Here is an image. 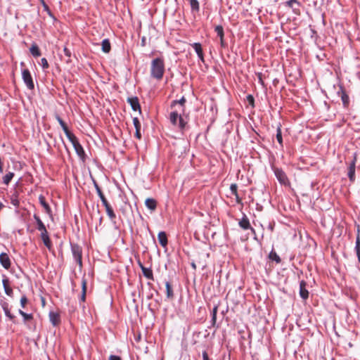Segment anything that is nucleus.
I'll use <instances>...</instances> for the list:
<instances>
[{
	"label": "nucleus",
	"instance_id": "6e6552de",
	"mask_svg": "<svg viewBox=\"0 0 360 360\" xmlns=\"http://www.w3.org/2000/svg\"><path fill=\"white\" fill-rule=\"evenodd\" d=\"M186 102V100L184 96H183L179 100H174L171 103V107L173 108L176 106V105H179V109L178 110L179 112H181L182 114H184L185 112V103Z\"/></svg>",
	"mask_w": 360,
	"mask_h": 360
},
{
	"label": "nucleus",
	"instance_id": "680f3d73",
	"mask_svg": "<svg viewBox=\"0 0 360 360\" xmlns=\"http://www.w3.org/2000/svg\"><path fill=\"white\" fill-rule=\"evenodd\" d=\"M356 255L358 257L359 262H360V253H359V255Z\"/></svg>",
	"mask_w": 360,
	"mask_h": 360
},
{
	"label": "nucleus",
	"instance_id": "c756f323",
	"mask_svg": "<svg viewBox=\"0 0 360 360\" xmlns=\"http://www.w3.org/2000/svg\"><path fill=\"white\" fill-rule=\"evenodd\" d=\"M3 309L4 311L5 315L11 321L15 319V316H13L8 308V304L7 303H4L2 304Z\"/></svg>",
	"mask_w": 360,
	"mask_h": 360
},
{
	"label": "nucleus",
	"instance_id": "5fc2aeb1",
	"mask_svg": "<svg viewBox=\"0 0 360 360\" xmlns=\"http://www.w3.org/2000/svg\"><path fill=\"white\" fill-rule=\"evenodd\" d=\"M220 44H221V47H225L226 46V43L224 41V38H221L220 39Z\"/></svg>",
	"mask_w": 360,
	"mask_h": 360
},
{
	"label": "nucleus",
	"instance_id": "e433bc0d",
	"mask_svg": "<svg viewBox=\"0 0 360 360\" xmlns=\"http://www.w3.org/2000/svg\"><path fill=\"white\" fill-rule=\"evenodd\" d=\"M66 136L69 139V141L71 142L72 146L75 145L76 143L79 142L77 138L72 132L70 133L69 134H68Z\"/></svg>",
	"mask_w": 360,
	"mask_h": 360
},
{
	"label": "nucleus",
	"instance_id": "ea45409f",
	"mask_svg": "<svg viewBox=\"0 0 360 360\" xmlns=\"http://www.w3.org/2000/svg\"><path fill=\"white\" fill-rule=\"evenodd\" d=\"M230 191L233 195H237L238 194V186L236 184H232L230 186Z\"/></svg>",
	"mask_w": 360,
	"mask_h": 360
},
{
	"label": "nucleus",
	"instance_id": "dca6fc26",
	"mask_svg": "<svg viewBox=\"0 0 360 360\" xmlns=\"http://www.w3.org/2000/svg\"><path fill=\"white\" fill-rule=\"evenodd\" d=\"M49 319L51 323L54 326H57L60 323V317L58 313L54 311H50L49 313Z\"/></svg>",
	"mask_w": 360,
	"mask_h": 360
},
{
	"label": "nucleus",
	"instance_id": "de8ad7c7",
	"mask_svg": "<svg viewBox=\"0 0 360 360\" xmlns=\"http://www.w3.org/2000/svg\"><path fill=\"white\" fill-rule=\"evenodd\" d=\"M247 100H248V101L249 102V103H250V105H253V104H254V101H255V100H254V98H253V96H252V95H248V96H247Z\"/></svg>",
	"mask_w": 360,
	"mask_h": 360
},
{
	"label": "nucleus",
	"instance_id": "864d4df0",
	"mask_svg": "<svg viewBox=\"0 0 360 360\" xmlns=\"http://www.w3.org/2000/svg\"><path fill=\"white\" fill-rule=\"evenodd\" d=\"M63 131L65 132V135L67 136L68 134H69L70 133H71V131L69 130L68 126L65 127H63L62 128Z\"/></svg>",
	"mask_w": 360,
	"mask_h": 360
},
{
	"label": "nucleus",
	"instance_id": "c9c22d12",
	"mask_svg": "<svg viewBox=\"0 0 360 360\" xmlns=\"http://www.w3.org/2000/svg\"><path fill=\"white\" fill-rule=\"evenodd\" d=\"M276 139L280 144L281 146H283V138H282V133H281V125L278 126L276 129Z\"/></svg>",
	"mask_w": 360,
	"mask_h": 360
},
{
	"label": "nucleus",
	"instance_id": "7c9ffc66",
	"mask_svg": "<svg viewBox=\"0 0 360 360\" xmlns=\"http://www.w3.org/2000/svg\"><path fill=\"white\" fill-rule=\"evenodd\" d=\"M14 173L9 172L5 176H3V183L5 185H8L14 176Z\"/></svg>",
	"mask_w": 360,
	"mask_h": 360
},
{
	"label": "nucleus",
	"instance_id": "f257e3e1",
	"mask_svg": "<svg viewBox=\"0 0 360 360\" xmlns=\"http://www.w3.org/2000/svg\"><path fill=\"white\" fill-rule=\"evenodd\" d=\"M165 74V61L162 58H156L151 61L150 77L158 81L161 80Z\"/></svg>",
	"mask_w": 360,
	"mask_h": 360
},
{
	"label": "nucleus",
	"instance_id": "3c124183",
	"mask_svg": "<svg viewBox=\"0 0 360 360\" xmlns=\"http://www.w3.org/2000/svg\"><path fill=\"white\" fill-rule=\"evenodd\" d=\"M135 136L139 140L141 139L142 136L141 134V129L136 130Z\"/></svg>",
	"mask_w": 360,
	"mask_h": 360
},
{
	"label": "nucleus",
	"instance_id": "4c0bfd02",
	"mask_svg": "<svg viewBox=\"0 0 360 360\" xmlns=\"http://www.w3.org/2000/svg\"><path fill=\"white\" fill-rule=\"evenodd\" d=\"M18 312L23 317L25 321H29L32 319V315L31 314H27L21 309H19Z\"/></svg>",
	"mask_w": 360,
	"mask_h": 360
},
{
	"label": "nucleus",
	"instance_id": "6ab92c4d",
	"mask_svg": "<svg viewBox=\"0 0 360 360\" xmlns=\"http://www.w3.org/2000/svg\"><path fill=\"white\" fill-rule=\"evenodd\" d=\"M158 241L160 245L163 248H166L168 243L167 236L165 231L159 232L158 235Z\"/></svg>",
	"mask_w": 360,
	"mask_h": 360
},
{
	"label": "nucleus",
	"instance_id": "13d9d810",
	"mask_svg": "<svg viewBox=\"0 0 360 360\" xmlns=\"http://www.w3.org/2000/svg\"><path fill=\"white\" fill-rule=\"evenodd\" d=\"M0 173H3V165H0Z\"/></svg>",
	"mask_w": 360,
	"mask_h": 360
},
{
	"label": "nucleus",
	"instance_id": "2eb2a0df",
	"mask_svg": "<svg viewBox=\"0 0 360 360\" xmlns=\"http://www.w3.org/2000/svg\"><path fill=\"white\" fill-rule=\"evenodd\" d=\"M39 201L41 205L44 207L46 213H47L49 216H52L51 209L49 205L46 202L45 197L42 195H40L39 197Z\"/></svg>",
	"mask_w": 360,
	"mask_h": 360
},
{
	"label": "nucleus",
	"instance_id": "a18cd8bd",
	"mask_svg": "<svg viewBox=\"0 0 360 360\" xmlns=\"http://www.w3.org/2000/svg\"><path fill=\"white\" fill-rule=\"evenodd\" d=\"M42 3H43V6L44 8V10L47 11L48 14L50 16H53L49 6L45 4V2L43 0H42Z\"/></svg>",
	"mask_w": 360,
	"mask_h": 360
},
{
	"label": "nucleus",
	"instance_id": "052dcab7",
	"mask_svg": "<svg viewBox=\"0 0 360 360\" xmlns=\"http://www.w3.org/2000/svg\"><path fill=\"white\" fill-rule=\"evenodd\" d=\"M4 207V205L2 202H0V210Z\"/></svg>",
	"mask_w": 360,
	"mask_h": 360
},
{
	"label": "nucleus",
	"instance_id": "b1692460",
	"mask_svg": "<svg viewBox=\"0 0 360 360\" xmlns=\"http://www.w3.org/2000/svg\"><path fill=\"white\" fill-rule=\"evenodd\" d=\"M3 286L5 293L8 296L13 295V289L9 286V281L7 278H4L2 281Z\"/></svg>",
	"mask_w": 360,
	"mask_h": 360
},
{
	"label": "nucleus",
	"instance_id": "49530a36",
	"mask_svg": "<svg viewBox=\"0 0 360 360\" xmlns=\"http://www.w3.org/2000/svg\"><path fill=\"white\" fill-rule=\"evenodd\" d=\"M63 52H64L65 55L67 57L70 58V56H71V51L67 47H64Z\"/></svg>",
	"mask_w": 360,
	"mask_h": 360
},
{
	"label": "nucleus",
	"instance_id": "bf43d9fd",
	"mask_svg": "<svg viewBox=\"0 0 360 360\" xmlns=\"http://www.w3.org/2000/svg\"><path fill=\"white\" fill-rule=\"evenodd\" d=\"M18 202L17 200H16V202L15 201H13V204L14 205H18Z\"/></svg>",
	"mask_w": 360,
	"mask_h": 360
},
{
	"label": "nucleus",
	"instance_id": "7ed1b4c3",
	"mask_svg": "<svg viewBox=\"0 0 360 360\" xmlns=\"http://www.w3.org/2000/svg\"><path fill=\"white\" fill-rule=\"evenodd\" d=\"M71 251L75 262L80 268L82 267V248L77 244L71 243Z\"/></svg>",
	"mask_w": 360,
	"mask_h": 360
},
{
	"label": "nucleus",
	"instance_id": "412c9836",
	"mask_svg": "<svg viewBox=\"0 0 360 360\" xmlns=\"http://www.w3.org/2000/svg\"><path fill=\"white\" fill-rule=\"evenodd\" d=\"M103 205L105 208V211H106V213H107V215L108 216V217L111 220H114L116 218V215H115L112 207L109 204V202L107 201V202L103 203Z\"/></svg>",
	"mask_w": 360,
	"mask_h": 360
},
{
	"label": "nucleus",
	"instance_id": "f704fd0d",
	"mask_svg": "<svg viewBox=\"0 0 360 360\" xmlns=\"http://www.w3.org/2000/svg\"><path fill=\"white\" fill-rule=\"evenodd\" d=\"M214 31L216 32L217 36L219 37V39L224 37V28L221 25H217L214 27Z\"/></svg>",
	"mask_w": 360,
	"mask_h": 360
},
{
	"label": "nucleus",
	"instance_id": "a19ab883",
	"mask_svg": "<svg viewBox=\"0 0 360 360\" xmlns=\"http://www.w3.org/2000/svg\"><path fill=\"white\" fill-rule=\"evenodd\" d=\"M355 250L356 252V255H359V253H360V238L359 236L356 238V240Z\"/></svg>",
	"mask_w": 360,
	"mask_h": 360
},
{
	"label": "nucleus",
	"instance_id": "4d7b16f0",
	"mask_svg": "<svg viewBox=\"0 0 360 360\" xmlns=\"http://www.w3.org/2000/svg\"><path fill=\"white\" fill-rule=\"evenodd\" d=\"M259 79L260 83H261L262 84H264V82H263L262 79V77H261V74H259Z\"/></svg>",
	"mask_w": 360,
	"mask_h": 360
},
{
	"label": "nucleus",
	"instance_id": "e2e57ef3",
	"mask_svg": "<svg viewBox=\"0 0 360 360\" xmlns=\"http://www.w3.org/2000/svg\"><path fill=\"white\" fill-rule=\"evenodd\" d=\"M192 266L194 268V269H196V266L194 263L192 264Z\"/></svg>",
	"mask_w": 360,
	"mask_h": 360
},
{
	"label": "nucleus",
	"instance_id": "72a5a7b5",
	"mask_svg": "<svg viewBox=\"0 0 360 360\" xmlns=\"http://www.w3.org/2000/svg\"><path fill=\"white\" fill-rule=\"evenodd\" d=\"M269 257L271 260L275 261L276 263H280L281 259L280 257L278 255V254L274 251L271 250L269 253Z\"/></svg>",
	"mask_w": 360,
	"mask_h": 360
},
{
	"label": "nucleus",
	"instance_id": "c85d7f7f",
	"mask_svg": "<svg viewBox=\"0 0 360 360\" xmlns=\"http://www.w3.org/2000/svg\"><path fill=\"white\" fill-rule=\"evenodd\" d=\"M30 51L34 57H39L41 56V51L36 44H33L32 45L30 49Z\"/></svg>",
	"mask_w": 360,
	"mask_h": 360
},
{
	"label": "nucleus",
	"instance_id": "79ce46f5",
	"mask_svg": "<svg viewBox=\"0 0 360 360\" xmlns=\"http://www.w3.org/2000/svg\"><path fill=\"white\" fill-rule=\"evenodd\" d=\"M28 300L26 295H23L20 298V305L22 308L25 307L26 304L27 303Z\"/></svg>",
	"mask_w": 360,
	"mask_h": 360
},
{
	"label": "nucleus",
	"instance_id": "9d476101",
	"mask_svg": "<svg viewBox=\"0 0 360 360\" xmlns=\"http://www.w3.org/2000/svg\"><path fill=\"white\" fill-rule=\"evenodd\" d=\"M74 149L77 153V155L79 156V158L84 162L86 160V154L84 150V148L79 143V142L76 143L75 145L73 146Z\"/></svg>",
	"mask_w": 360,
	"mask_h": 360
},
{
	"label": "nucleus",
	"instance_id": "39448f33",
	"mask_svg": "<svg viewBox=\"0 0 360 360\" xmlns=\"http://www.w3.org/2000/svg\"><path fill=\"white\" fill-rule=\"evenodd\" d=\"M22 78L28 89L32 90L34 89V84L32 79V77L28 69H24L22 71Z\"/></svg>",
	"mask_w": 360,
	"mask_h": 360
},
{
	"label": "nucleus",
	"instance_id": "423d86ee",
	"mask_svg": "<svg viewBox=\"0 0 360 360\" xmlns=\"http://www.w3.org/2000/svg\"><path fill=\"white\" fill-rule=\"evenodd\" d=\"M337 94L339 96H340L343 106L345 108H347L349 105V98L342 85L339 86V90L338 91Z\"/></svg>",
	"mask_w": 360,
	"mask_h": 360
},
{
	"label": "nucleus",
	"instance_id": "37998d69",
	"mask_svg": "<svg viewBox=\"0 0 360 360\" xmlns=\"http://www.w3.org/2000/svg\"><path fill=\"white\" fill-rule=\"evenodd\" d=\"M41 65L43 69H47L49 67L48 61L45 58L41 59Z\"/></svg>",
	"mask_w": 360,
	"mask_h": 360
},
{
	"label": "nucleus",
	"instance_id": "9b49d317",
	"mask_svg": "<svg viewBox=\"0 0 360 360\" xmlns=\"http://www.w3.org/2000/svg\"><path fill=\"white\" fill-rule=\"evenodd\" d=\"M35 221H36V224H37V229L40 231V234H42V233H46L48 232L47 230H46V228L44 225V224L43 223V221H41V219H40V217L37 215V214H34L33 216Z\"/></svg>",
	"mask_w": 360,
	"mask_h": 360
},
{
	"label": "nucleus",
	"instance_id": "ddd939ff",
	"mask_svg": "<svg viewBox=\"0 0 360 360\" xmlns=\"http://www.w3.org/2000/svg\"><path fill=\"white\" fill-rule=\"evenodd\" d=\"M307 283L302 280L300 282V295L303 300H307L309 297V292L306 289Z\"/></svg>",
	"mask_w": 360,
	"mask_h": 360
},
{
	"label": "nucleus",
	"instance_id": "473e14b6",
	"mask_svg": "<svg viewBox=\"0 0 360 360\" xmlns=\"http://www.w3.org/2000/svg\"><path fill=\"white\" fill-rule=\"evenodd\" d=\"M217 311H218V305H215L213 307L212 311V320H211V322H212V326H214L215 324H216Z\"/></svg>",
	"mask_w": 360,
	"mask_h": 360
},
{
	"label": "nucleus",
	"instance_id": "4468645a",
	"mask_svg": "<svg viewBox=\"0 0 360 360\" xmlns=\"http://www.w3.org/2000/svg\"><path fill=\"white\" fill-rule=\"evenodd\" d=\"M355 165H356V157L354 158V160L349 165L348 169V177L351 181H354L355 179Z\"/></svg>",
	"mask_w": 360,
	"mask_h": 360
},
{
	"label": "nucleus",
	"instance_id": "c03bdc74",
	"mask_svg": "<svg viewBox=\"0 0 360 360\" xmlns=\"http://www.w3.org/2000/svg\"><path fill=\"white\" fill-rule=\"evenodd\" d=\"M56 120H58V123L60 124V127H65L67 126V124L65 123V122L60 117V116H56Z\"/></svg>",
	"mask_w": 360,
	"mask_h": 360
},
{
	"label": "nucleus",
	"instance_id": "5701e85b",
	"mask_svg": "<svg viewBox=\"0 0 360 360\" xmlns=\"http://www.w3.org/2000/svg\"><path fill=\"white\" fill-rule=\"evenodd\" d=\"M141 269L142 270L143 274L145 277L150 280H153V271L150 269L145 267L143 264H140Z\"/></svg>",
	"mask_w": 360,
	"mask_h": 360
},
{
	"label": "nucleus",
	"instance_id": "f03ea898",
	"mask_svg": "<svg viewBox=\"0 0 360 360\" xmlns=\"http://www.w3.org/2000/svg\"><path fill=\"white\" fill-rule=\"evenodd\" d=\"M182 113L179 112L178 110H175L172 112L169 115V120L171 123L174 126H178L180 130H184L186 127L187 122L182 117Z\"/></svg>",
	"mask_w": 360,
	"mask_h": 360
},
{
	"label": "nucleus",
	"instance_id": "09e8293b",
	"mask_svg": "<svg viewBox=\"0 0 360 360\" xmlns=\"http://www.w3.org/2000/svg\"><path fill=\"white\" fill-rule=\"evenodd\" d=\"M202 360H210L208 356V354L205 350L202 352Z\"/></svg>",
	"mask_w": 360,
	"mask_h": 360
},
{
	"label": "nucleus",
	"instance_id": "cd10ccee",
	"mask_svg": "<svg viewBox=\"0 0 360 360\" xmlns=\"http://www.w3.org/2000/svg\"><path fill=\"white\" fill-rule=\"evenodd\" d=\"M94 187L96 188V193L98 194V195L99 196L101 202H102V204L107 202L108 200H106L105 195H103L101 188L99 187V186L98 185V184L94 181Z\"/></svg>",
	"mask_w": 360,
	"mask_h": 360
},
{
	"label": "nucleus",
	"instance_id": "a211bd4d",
	"mask_svg": "<svg viewBox=\"0 0 360 360\" xmlns=\"http://www.w3.org/2000/svg\"><path fill=\"white\" fill-rule=\"evenodd\" d=\"M191 46L194 49L199 59L203 62L204 61V55H203V51H202L201 44L200 43L196 42V43L192 44Z\"/></svg>",
	"mask_w": 360,
	"mask_h": 360
},
{
	"label": "nucleus",
	"instance_id": "4be33fe9",
	"mask_svg": "<svg viewBox=\"0 0 360 360\" xmlns=\"http://www.w3.org/2000/svg\"><path fill=\"white\" fill-rule=\"evenodd\" d=\"M166 294L168 300H173L174 297V290L172 285L169 281L165 282Z\"/></svg>",
	"mask_w": 360,
	"mask_h": 360
},
{
	"label": "nucleus",
	"instance_id": "f3484780",
	"mask_svg": "<svg viewBox=\"0 0 360 360\" xmlns=\"http://www.w3.org/2000/svg\"><path fill=\"white\" fill-rule=\"evenodd\" d=\"M40 237L41 240L43 241L44 245L49 250H51L53 245L51 243V240L49 238V233H42V234H40Z\"/></svg>",
	"mask_w": 360,
	"mask_h": 360
},
{
	"label": "nucleus",
	"instance_id": "58836bf2",
	"mask_svg": "<svg viewBox=\"0 0 360 360\" xmlns=\"http://www.w3.org/2000/svg\"><path fill=\"white\" fill-rule=\"evenodd\" d=\"M133 124L136 129V130L141 129V124L138 117H134L133 118Z\"/></svg>",
	"mask_w": 360,
	"mask_h": 360
},
{
	"label": "nucleus",
	"instance_id": "8fccbe9b",
	"mask_svg": "<svg viewBox=\"0 0 360 360\" xmlns=\"http://www.w3.org/2000/svg\"><path fill=\"white\" fill-rule=\"evenodd\" d=\"M297 3L298 2L297 1V0H289L286 2L287 5L290 7H292L293 6V4H297Z\"/></svg>",
	"mask_w": 360,
	"mask_h": 360
},
{
	"label": "nucleus",
	"instance_id": "393cba45",
	"mask_svg": "<svg viewBox=\"0 0 360 360\" xmlns=\"http://www.w3.org/2000/svg\"><path fill=\"white\" fill-rule=\"evenodd\" d=\"M145 205L150 210L154 211L157 207V201L153 198H147Z\"/></svg>",
	"mask_w": 360,
	"mask_h": 360
},
{
	"label": "nucleus",
	"instance_id": "a878e982",
	"mask_svg": "<svg viewBox=\"0 0 360 360\" xmlns=\"http://www.w3.org/2000/svg\"><path fill=\"white\" fill-rule=\"evenodd\" d=\"M191 6V12L198 13L200 11V4L198 0H188Z\"/></svg>",
	"mask_w": 360,
	"mask_h": 360
},
{
	"label": "nucleus",
	"instance_id": "1a4fd4ad",
	"mask_svg": "<svg viewBox=\"0 0 360 360\" xmlns=\"http://www.w3.org/2000/svg\"><path fill=\"white\" fill-rule=\"evenodd\" d=\"M127 102L130 104L131 109L134 111L139 110V112H141V106L139 104V101L136 96L129 97L127 98Z\"/></svg>",
	"mask_w": 360,
	"mask_h": 360
},
{
	"label": "nucleus",
	"instance_id": "f8f14e48",
	"mask_svg": "<svg viewBox=\"0 0 360 360\" xmlns=\"http://www.w3.org/2000/svg\"><path fill=\"white\" fill-rule=\"evenodd\" d=\"M0 263L6 269H8L11 266V260L6 253L2 252L0 254Z\"/></svg>",
	"mask_w": 360,
	"mask_h": 360
},
{
	"label": "nucleus",
	"instance_id": "603ef678",
	"mask_svg": "<svg viewBox=\"0 0 360 360\" xmlns=\"http://www.w3.org/2000/svg\"><path fill=\"white\" fill-rule=\"evenodd\" d=\"M109 360H122V359L119 356L110 355L109 356Z\"/></svg>",
	"mask_w": 360,
	"mask_h": 360
},
{
	"label": "nucleus",
	"instance_id": "6e6d98bb",
	"mask_svg": "<svg viewBox=\"0 0 360 360\" xmlns=\"http://www.w3.org/2000/svg\"><path fill=\"white\" fill-rule=\"evenodd\" d=\"M234 196L236 197V202L240 203L241 202V199L239 197L238 193L237 194V195H234Z\"/></svg>",
	"mask_w": 360,
	"mask_h": 360
},
{
	"label": "nucleus",
	"instance_id": "aec40b11",
	"mask_svg": "<svg viewBox=\"0 0 360 360\" xmlns=\"http://www.w3.org/2000/svg\"><path fill=\"white\" fill-rule=\"evenodd\" d=\"M103 205L105 208V211H106V213H107V215L108 216V217L111 220H114L116 218V215H115L112 207L109 204V202L107 201V202L103 203Z\"/></svg>",
	"mask_w": 360,
	"mask_h": 360
},
{
	"label": "nucleus",
	"instance_id": "bb28decb",
	"mask_svg": "<svg viewBox=\"0 0 360 360\" xmlns=\"http://www.w3.org/2000/svg\"><path fill=\"white\" fill-rule=\"evenodd\" d=\"M101 46H102V51L104 53H108L110 51L111 45H110V42L109 39H103L102 41Z\"/></svg>",
	"mask_w": 360,
	"mask_h": 360
},
{
	"label": "nucleus",
	"instance_id": "20e7f679",
	"mask_svg": "<svg viewBox=\"0 0 360 360\" xmlns=\"http://www.w3.org/2000/svg\"><path fill=\"white\" fill-rule=\"evenodd\" d=\"M273 171L277 180L281 184L284 186H290V181L286 174L283 171L282 169L274 167L273 168Z\"/></svg>",
	"mask_w": 360,
	"mask_h": 360
},
{
	"label": "nucleus",
	"instance_id": "0eeeda50",
	"mask_svg": "<svg viewBox=\"0 0 360 360\" xmlns=\"http://www.w3.org/2000/svg\"><path fill=\"white\" fill-rule=\"evenodd\" d=\"M239 226L243 230L250 229L253 233H255V230L251 227L248 218L244 215V217L239 221Z\"/></svg>",
	"mask_w": 360,
	"mask_h": 360
},
{
	"label": "nucleus",
	"instance_id": "2f4dec72",
	"mask_svg": "<svg viewBox=\"0 0 360 360\" xmlns=\"http://www.w3.org/2000/svg\"><path fill=\"white\" fill-rule=\"evenodd\" d=\"M82 292L81 295V300L82 302L85 301L86 298V280L85 278H82Z\"/></svg>",
	"mask_w": 360,
	"mask_h": 360
}]
</instances>
